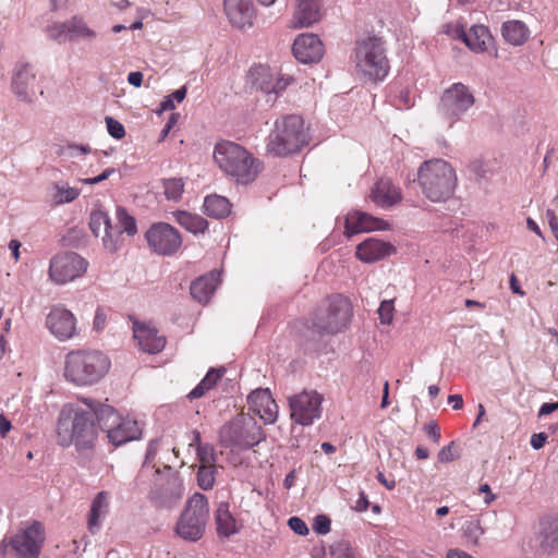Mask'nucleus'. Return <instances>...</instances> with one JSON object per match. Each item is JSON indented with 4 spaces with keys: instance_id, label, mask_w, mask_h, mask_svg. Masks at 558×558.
<instances>
[{
    "instance_id": "1",
    "label": "nucleus",
    "mask_w": 558,
    "mask_h": 558,
    "mask_svg": "<svg viewBox=\"0 0 558 558\" xmlns=\"http://www.w3.org/2000/svg\"><path fill=\"white\" fill-rule=\"evenodd\" d=\"M87 409L76 404H65L60 410L57 422V442L62 447L74 445L77 451L89 450L94 447L98 436L95 424L97 411L102 403L83 398Z\"/></svg>"
},
{
    "instance_id": "2",
    "label": "nucleus",
    "mask_w": 558,
    "mask_h": 558,
    "mask_svg": "<svg viewBox=\"0 0 558 558\" xmlns=\"http://www.w3.org/2000/svg\"><path fill=\"white\" fill-rule=\"evenodd\" d=\"M214 160L221 171L238 183L253 182L262 170L263 163L241 145L222 141L216 144Z\"/></svg>"
},
{
    "instance_id": "3",
    "label": "nucleus",
    "mask_w": 558,
    "mask_h": 558,
    "mask_svg": "<svg viewBox=\"0 0 558 558\" xmlns=\"http://www.w3.org/2000/svg\"><path fill=\"white\" fill-rule=\"evenodd\" d=\"M417 182L427 199L444 203L453 196L458 178L448 161L435 158L422 162L417 170Z\"/></svg>"
},
{
    "instance_id": "4",
    "label": "nucleus",
    "mask_w": 558,
    "mask_h": 558,
    "mask_svg": "<svg viewBox=\"0 0 558 558\" xmlns=\"http://www.w3.org/2000/svg\"><path fill=\"white\" fill-rule=\"evenodd\" d=\"M109 359L96 350H72L65 355L64 378L75 386L98 383L109 371Z\"/></svg>"
},
{
    "instance_id": "5",
    "label": "nucleus",
    "mask_w": 558,
    "mask_h": 558,
    "mask_svg": "<svg viewBox=\"0 0 558 558\" xmlns=\"http://www.w3.org/2000/svg\"><path fill=\"white\" fill-rule=\"evenodd\" d=\"M308 143V134L303 119L298 114H288L275 122L267 138V151L282 157L295 154Z\"/></svg>"
},
{
    "instance_id": "6",
    "label": "nucleus",
    "mask_w": 558,
    "mask_h": 558,
    "mask_svg": "<svg viewBox=\"0 0 558 558\" xmlns=\"http://www.w3.org/2000/svg\"><path fill=\"white\" fill-rule=\"evenodd\" d=\"M352 61L359 73L373 81L384 80L390 69L385 44L375 36L356 41Z\"/></svg>"
},
{
    "instance_id": "7",
    "label": "nucleus",
    "mask_w": 558,
    "mask_h": 558,
    "mask_svg": "<svg viewBox=\"0 0 558 558\" xmlns=\"http://www.w3.org/2000/svg\"><path fill=\"white\" fill-rule=\"evenodd\" d=\"M208 519V499L204 494L195 493L187 499L175 524V532L184 541L197 542L205 533Z\"/></svg>"
},
{
    "instance_id": "8",
    "label": "nucleus",
    "mask_w": 558,
    "mask_h": 558,
    "mask_svg": "<svg viewBox=\"0 0 558 558\" xmlns=\"http://www.w3.org/2000/svg\"><path fill=\"white\" fill-rule=\"evenodd\" d=\"M265 438L264 430L254 417L238 415L223 425L219 433L220 444L228 447L250 449L258 445Z\"/></svg>"
},
{
    "instance_id": "9",
    "label": "nucleus",
    "mask_w": 558,
    "mask_h": 558,
    "mask_svg": "<svg viewBox=\"0 0 558 558\" xmlns=\"http://www.w3.org/2000/svg\"><path fill=\"white\" fill-rule=\"evenodd\" d=\"M157 477L151 487L148 498L159 509L171 510L179 506L184 496V484L179 473L170 466L165 471L156 470Z\"/></svg>"
},
{
    "instance_id": "10",
    "label": "nucleus",
    "mask_w": 558,
    "mask_h": 558,
    "mask_svg": "<svg viewBox=\"0 0 558 558\" xmlns=\"http://www.w3.org/2000/svg\"><path fill=\"white\" fill-rule=\"evenodd\" d=\"M96 413L99 428L107 434L112 445L121 446L141 436L137 422L122 417L113 407L104 404Z\"/></svg>"
},
{
    "instance_id": "11",
    "label": "nucleus",
    "mask_w": 558,
    "mask_h": 558,
    "mask_svg": "<svg viewBox=\"0 0 558 558\" xmlns=\"http://www.w3.org/2000/svg\"><path fill=\"white\" fill-rule=\"evenodd\" d=\"M350 317L349 301L341 295H336L328 300L326 308H319L314 313L312 328L319 333H337L347 326Z\"/></svg>"
},
{
    "instance_id": "12",
    "label": "nucleus",
    "mask_w": 558,
    "mask_h": 558,
    "mask_svg": "<svg viewBox=\"0 0 558 558\" xmlns=\"http://www.w3.org/2000/svg\"><path fill=\"white\" fill-rule=\"evenodd\" d=\"M88 268V262L75 252H62L51 257L48 268L49 279L63 286L81 278Z\"/></svg>"
},
{
    "instance_id": "13",
    "label": "nucleus",
    "mask_w": 558,
    "mask_h": 558,
    "mask_svg": "<svg viewBox=\"0 0 558 558\" xmlns=\"http://www.w3.org/2000/svg\"><path fill=\"white\" fill-rule=\"evenodd\" d=\"M475 98L468 86L454 83L447 88L439 104L440 113L450 120V126L473 107Z\"/></svg>"
},
{
    "instance_id": "14",
    "label": "nucleus",
    "mask_w": 558,
    "mask_h": 558,
    "mask_svg": "<svg viewBox=\"0 0 558 558\" xmlns=\"http://www.w3.org/2000/svg\"><path fill=\"white\" fill-rule=\"evenodd\" d=\"M323 396L314 390H304L289 398L291 420L302 426H310L322 414Z\"/></svg>"
},
{
    "instance_id": "15",
    "label": "nucleus",
    "mask_w": 558,
    "mask_h": 558,
    "mask_svg": "<svg viewBox=\"0 0 558 558\" xmlns=\"http://www.w3.org/2000/svg\"><path fill=\"white\" fill-rule=\"evenodd\" d=\"M45 325L49 332L61 342L72 340L81 333L75 315L62 304L51 306Z\"/></svg>"
},
{
    "instance_id": "16",
    "label": "nucleus",
    "mask_w": 558,
    "mask_h": 558,
    "mask_svg": "<svg viewBox=\"0 0 558 558\" xmlns=\"http://www.w3.org/2000/svg\"><path fill=\"white\" fill-rule=\"evenodd\" d=\"M247 80L252 87L265 94L266 102L271 105L290 84L289 78L278 77L269 66L260 64L250 69Z\"/></svg>"
},
{
    "instance_id": "17",
    "label": "nucleus",
    "mask_w": 558,
    "mask_h": 558,
    "mask_svg": "<svg viewBox=\"0 0 558 558\" xmlns=\"http://www.w3.org/2000/svg\"><path fill=\"white\" fill-rule=\"evenodd\" d=\"M149 247L158 255L170 256L182 245L180 232L169 223L153 225L145 233Z\"/></svg>"
},
{
    "instance_id": "18",
    "label": "nucleus",
    "mask_w": 558,
    "mask_h": 558,
    "mask_svg": "<svg viewBox=\"0 0 558 558\" xmlns=\"http://www.w3.org/2000/svg\"><path fill=\"white\" fill-rule=\"evenodd\" d=\"M44 541V526L35 521L17 532L11 538L10 545L19 558H38Z\"/></svg>"
},
{
    "instance_id": "19",
    "label": "nucleus",
    "mask_w": 558,
    "mask_h": 558,
    "mask_svg": "<svg viewBox=\"0 0 558 558\" xmlns=\"http://www.w3.org/2000/svg\"><path fill=\"white\" fill-rule=\"evenodd\" d=\"M36 73L28 63L19 64L12 75L11 89L24 102H33L36 98Z\"/></svg>"
},
{
    "instance_id": "20",
    "label": "nucleus",
    "mask_w": 558,
    "mask_h": 558,
    "mask_svg": "<svg viewBox=\"0 0 558 558\" xmlns=\"http://www.w3.org/2000/svg\"><path fill=\"white\" fill-rule=\"evenodd\" d=\"M535 546L538 557L558 551V518L546 515L541 520Z\"/></svg>"
},
{
    "instance_id": "21",
    "label": "nucleus",
    "mask_w": 558,
    "mask_h": 558,
    "mask_svg": "<svg viewBox=\"0 0 558 558\" xmlns=\"http://www.w3.org/2000/svg\"><path fill=\"white\" fill-rule=\"evenodd\" d=\"M294 57L302 63L318 62L324 53V46L315 34L299 35L292 47Z\"/></svg>"
},
{
    "instance_id": "22",
    "label": "nucleus",
    "mask_w": 558,
    "mask_h": 558,
    "mask_svg": "<svg viewBox=\"0 0 558 558\" xmlns=\"http://www.w3.org/2000/svg\"><path fill=\"white\" fill-rule=\"evenodd\" d=\"M250 410L258 415L266 424L275 423L278 407L268 389H256L247 397Z\"/></svg>"
},
{
    "instance_id": "23",
    "label": "nucleus",
    "mask_w": 558,
    "mask_h": 558,
    "mask_svg": "<svg viewBox=\"0 0 558 558\" xmlns=\"http://www.w3.org/2000/svg\"><path fill=\"white\" fill-rule=\"evenodd\" d=\"M388 227V222L384 219L359 210L348 214L345 218V233L348 236L360 232L386 230Z\"/></svg>"
},
{
    "instance_id": "24",
    "label": "nucleus",
    "mask_w": 558,
    "mask_h": 558,
    "mask_svg": "<svg viewBox=\"0 0 558 558\" xmlns=\"http://www.w3.org/2000/svg\"><path fill=\"white\" fill-rule=\"evenodd\" d=\"M454 33L457 38L477 53L486 51L494 41L488 27L482 24L473 25L469 32H465L462 26H457Z\"/></svg>"
},
{
    "instance_id": "25",
    "label": "nucleus",
    "mask_w": 558,
    "mask_h": 558,
    "mask_svg": "<svg viewBox=\"0 0 558 558\" xmlns=\"http://www.w3.org/2000/svg\"><path fill=\"white\" fill-rule=\"evenodd\" d=\"M134 339L143 352L156 354L166 345V338L158 335V330L149 325L134 322Z\"/></svg>"
},
{
    "instance_id": "26",
    "label": "nucleus",
    "mask_w": 558,
    "mask_h": 558,
    "mask_svg": "<svg viewBox=\"0 0 558 558\" xmlns=\"http://www.w3.org/2000/svg\"><path fill=\"white\" fill-rule=\"evenodd\" d=\"M395 252V247L379 239L368 238L356 246V257L364 263H375Z\"/></svg>"
},
{
    "instance_id": "27",
    "label": "nucleus",
    "mask_w": 558,
    "mask_h": 558,
    "mask_svg": "<svg viewBox=\"0 0 558 558\" xmlns=\"http://www.w3.org/2000/svg\"><path fill=\"white\" fill-rule=\"evenodd\" d=\"M223 8L233 26L242 28L252 24L254 8L251 0H223Z\"/></svg>"
},
{
    "instance_id": "28",
    "label": "nucleus",
    "mask_w": 558,
    "mask_h": 558,
    "mask_svg": "<svg viewBox=\"0 0 558 558\" xmlns=\"http://www.w3.org/2000/svg\"><path fill=\"white\" fill-rule=\"evenodd\" d=\"M369 197L377 206L389 208L401 201V191L390 179L381 178L375 183Z\"/></svg>"
},
{
    "instance_id": "29",
    "label": "nucleus",
    "mask_w": 558,
    "mask_h": 558,
    "mask_svg": "<svg viewBox=\"0 0 558 558\" xmlns=\"http://www.w3.org/2000/svg\"><path fill=\"white\" fill-rule=\"evenodd\" d=\"M320 19L318 0H296L293 14V27H310Z\"/></svg>"
},
{
    "instance_id": "30",
    "label": "nucleus",
    "mask_w": 558,
    "mask_h": 558,
    "mask_svg": "<svg viewBox=\"0 0 558 558\" xmlns=\"http://www.w3.org/2000/svg\"><path fill=\"white\" fill-rule=\"evenodd\" d=\"M219 283V272L209 271L191 283L190 292L194 300L206 304L211 299Z\"/></svg>"
},
{
    "instance_id": "31",
    "label": "nucleus",
    "mask_w": 558,
    "mask_h": 558,
    "mask_svg": "<svg viewBox=\"0 0 558 558\" xmlns=\"http://www.w3.org/2000/svg\"><path fill=\"white\" fill-rule=\"evenodd\" d=\"M110 506V494L106 490L99 492L92 501L89 514H88V531L92 534L99 532L102 520L109 512Z\"/></svg>"
},
{
    "instance_id": "32",
    "label": "nucleus",
    "mask_w": 558,
    "mask_h": 558,
    "mask_svg": "<svg viewBox=\"0 0 558 558\" xmlns=\"http://www.w3.org/2000/svg\"><path fill=\"white\" fill-rule=\"evenodd\" d=\"M216 529L219 536L230 537L239 532L236 520L230 512L228 502H219L215 510Z\"/></svg>"
},
{
    "instance_id": "33",
    "label": "nucleus",
    "mask_w": 558,
    "mask_h": 558,
    "mask_svg": "<svg viewBox=\"0 0 558 558\" xmlns=\"http://www.w3.org/2000/svg\"><path fill=\"white\" fill-rule=\"evenodd\" d=\"M501 35L508 44L519 47L530 38V29L522 21L511 20L502 24Z\"/></svg>"
},
{
    "instance_id": "34",
    "label": "nucleus",
    "mask_w": 558,
    "mask_h": 558,
    "mask_svg": "<svg viewBox=\"0 0 558 558\" xmlns=\"http://www.w3.org/2000/svg\"><path fill=\"white\" fill-rule=\"evenodd\" d=\"M204 214L215 219L226 218L231 211V204L228 198L214 194L208 195L203 204Z\"/></svg>"
},
{
    "instance_id": "35",
    "label": "nucleus",
    "mask_w": 558,
    "mask_h": 558,
    "mask_svg": "<svg viewBox=\"0 0 558 558\" xmlns=\"http://www.w3.org/2000/svg\"><path fill=\"white\" fill-rule=\"evenodd\" d=\"M69 41L85 40L92 43L97 38V33L90 28L87 23L78 16L69 20Z\"/></svg>"
},
{
    "instance_id": "36",
    "label": "nucleus",
    "mask_w": 558,
    "mask_h": 558,
    "mask_svg": "<svg viewBox=\"0 0 558 558\" xmlns=\"http://www.w3.org/2000/svg\"><path fill=\"white\" fill-rule=\"evenodd\" d=\"M175 221L185 230L197 234L204 233L208 228V222L203 217L184 210L174 213Z\"/></svg>"
},
{
    "instance_id": "37",
    "label": "nucleus",
    "mask_w": 558,
    "mask_h": 558,
    "mask_svg": "<svg viewBox=\"0 0 558 558\" xmlns=\"http://www.w3.org/2000/svg\"><path fill=\"white\" fill-rule=\"evenodd\" d=\"M225 373L226 368L223 366L209 369L201 383L189 393V398L197 399L203 397L206 391L211 389L217 384V381L222 377Z\"/></svg>"
},
{
    "instance_id": "38",
    "label": "nucleus",
    "mask_w": 558,
    "mask_h": 558,
    "mask_svg": "<svg viewBox=\"0 0 558 558\" xmlns=\"http://www.w3.org/2000/svg\"><path fill=\"white\" fill-rule=\"evenodd\" d=\"M52 201L56 205L71 203L80 196V190L71 187L68 182L58 181L52 184Z\"/></svg>"
},
{
    "instance_id": "39",
    "label": "nucleus",
    "mask_w": 558,
    "mask_h": 558,
    "mask_svg": "<svg viewBox=\"0 0 558 558\" xmlns=\"http://www.w3.org/2000/svg\"><path fill=\"white\" fill-rule=\"evenodd\" d=\"M101 242L107 252L116 253L123 245V231L117 223L111 222L101 236Z\"/></svg>"
},
{
    "instance_id": "40",
    "label": "nucleus",
    "mask_w": 558,
    "mask_h": 558,
    "mask_svg": "<svg viewBox=\"0 0 558 558\" xmlns=\"http://www.w3.org/2000/svg\"><path fill=\"white\" fill-rule=\"evenodd\" d=\"M110 223L111 219L106 211H92L89 217V228L95 236H102Z\"/></svg>"
},
{
    "instance_id": "41",
    "label": "nucleus",
    "mask_w": 558,
    "mask_h": 558,
    "mask_svg": "<svg viewBox=\"0 0 558 558\" xmlns=\"http://www.w3.org/2000/svg\"><path fill=\"white\" fill-rule=\"evenodd\" d=\"M117 225L128 236H133L137 232L135 218L126 211L124 207H117L116 210Z\"/></svg>"
},
{
    "instance_id": "42",
    "label": "nucleus",
    "mask_w": 558,
    "mask_h": 558,
    "mask_svg": "<svg viewBox=\"0 0 558 558\" xmlns=\"http://www.w3.org/2000/svg\"><path fill=\"white\" fill-rule=\"evenodd\" d=\"M216 465H199L197 472V484L204 490H209L214 487L216 481Z\"/></svg>"
},
{
    "instance_id": "43",
    "label": "nucleus",
    "mask_w": 558,
    "mask_h": 558,
    "mask_svg": "<svg viewBox=\"0 0 558 558\" xmlns=\"http://www.w3.org/2000/svg\"><path fill=\"white\" fill-rule=\"evenodd\" d=\"M165 195L169 201H179L184 191V182L180 178L163 179Z\"/></svg>"
},
{
    "instance_id": "44",
    "label": "nucleus",
    "mask_w": 558,
    "mask_h": 558,
    "mask_svg": "<svg viewBox=\"0 0 558 558\" xmlns=\"http://www.w3.org/2000/svg\"><path fill=\"white\" fill-rule=\"evenodd\" d=\"M69 21L62 23H53L48 25L46 28V34L48 38L56 40L58 43H62L68 40L69 35Z\"/></svg>"
},
{
    "instance_id": "45",
    "label": "nucleus",
    "mask_w": 558,
    "mask_h": 558,
    "mask_svg": "<svg viewBox=\"0 0 558 558\" xmlns=\"http://www.w3.org/2000/svg\"><path fill=\"white\" fill-rule=\"evenodd\" d=\"M329 554L331 558H356L347 541H339L330 545Z\"/></svg>"
},
{
    "instance_id": "46",
    "label": "nucleus",
    "mask_w": 558,
    "mask_h": 558,
    "mask_svg": "<svg viewBox=\"0 0 558 558\" xmlns=\"http://www.w3.org/2000/svg\"><path fill=\"white\" fill-rule=\"evenodd\" d=\"M483 533L484 531L478 521H469L463 526V536L472 544H477Z\"/></svg>"
},
{
    "instance_id": "47",
    "label": "nucleus",
    "mask_w": 558,
    "mask_h": 558,
    "mask_svg": "<svg viewBox=\"0 0 558 558\" xmlns=\"http://www.w3.org/2000/svg\"><path fill=\"white\" fill-rule=\"evenodd\" d=\"M197 459L199 465H216V453L213 447L199 445L197 448Z\"/></svg>"
},
{
    "instance_id": "48",
    "label": "nucleus",
    "mask_w": 558,
    "mask_h": 558,
    "mask_svg": "<svg viewBox=\"0 0 558 558\" xmlns=\"http://www.w3.org/2000/svg\"><path fill=\"white\" fill-rule=\"evenodd\" d=\"M186 96V87L183 86L177 90H174L172 94L167 96L163 101L161 102L160 107L162 111L172 110L175 108L174 101L181 102Z\"/></svg>"
},
{
    "instance_id": "49",
    "label": "nucleus",
    "mask_w": 558,
    "mask_h": 558,
    "mask_svg": "<svg viewBox=\"0 0 558 558\" xmlns=\"http://www.w3.org/2000/svg\"><path fill=\"white\" fill-rule=\"evenodd\" d=\"M459 457L458 447L454 441H451L449 445L442 447L438 452V460L441 463H448L456 460Z\"/></svg>"
},
{
    "instance_id": "50",
    "label": "nucleus",
    "mask_w": 558,
    "mask_h": 558,
    "mask_svg": "<svg viewBox=\"0 0 558 558\" xmlns=\"http://www.w3.org/2000/svg\"><path fill=\"white\" fill-rule=\"evenodd\" d=\"M108 133L116 140H121L125 135L124 126L111 117L106 118Z\"/></svg>"
},
{
    "instance_id": "51",
    "label": "nucleus",
    "mask_w": 558,
    "mask_h": 558,
    "mask_svg": "<svg viewBox=\"0 0 558 558\" xmlns=\"http://www.w3.org/2000/svg\"><path fill=\"white\" fill-rule=\"evenodd\" d=\"M393 302L383 301L378 308L379 319L383 324H390L393 318Z\"/></svg>"
},
{
    "instance_id": "52",
    "label": "nucleus",
    "mask_w": 558,
    "mask_h": 558,
    "mask_svg": "<svg viewBox=\"0 0 558 558\" xmlns=\"http://www.w3.org/2000/svg\"><path fill=\"white\" fill-rule=\"evenodd\" d=\"M313 529L317 534H327L330 531V519L325 514L316 515Z\"/></svg>"
},
{
    "instance_id": "53",
    "label": "nucleus",
    "mask_w": 558,
    "mask_h": 558,
    "mask_svg": "<svg viewBox=\"0 0 558 558\" xmlns=\"http://www.w3.org/2000/svg\"><path fill=\"white\" fill-rule=\"evenodd\" d=\"M288 525L295 534L301 536H305L310 532L306 523L299 517H291Z\"/></svg>"
},
{
    "instance_id": "54",
    "label": "nucleus",
    "mask_w": 558,
    "mask_h": 558,
    "mask_svg": "<svg viewBox=\"0 0 558 558\" xmlns=\"http://www.w3.org/2000/svg\"><path fill=\"white\" fill-rule=\"evenodd\" d=\"M424 432L426 433V435L432 438V440L435 442V444H438L439 440H440V427L438 426V424L434 421H430L428 423H426L423 427Z\"/></svg>"
},
{
    "instance_id": "55",
    "label": "nucleus",
    "mask_w": 558,
    "mask_h": 558,
    "mask_svg": "<svg viewBox=\"0 0 558 558\" xmlns=\"http://www.w3.org/2000/svg\"><path fill=\"white\" fill-rule=\"evenodd\" d=\"M116 172V169L114 168H107L105 169L97 177H94V178H86V179H81L80 181L84 184H89V185H94V184H98L105 180H107L111 174H113Z\"/></svg>"
},
{
    "instance_id": "56",
    "label": "nucleus",
    "mask_w": 558,
    "mask_h": 558,
    "mask_svg": "<svg viewBox=\"0 0 558 558\" xmlns=\"http://www.w3.org/2000/svg\"><path fill=\"white\" fill-rule=\"evenodd\" d=\"M106 314L101 308H97L94 316L93 328L96 331H101L106 326Z\"/></svg>"
},
{
    "instance_id": "57",
    "label": "nucleus",
    "mask_w": 558,
    "mask_h": 558,
    "mask_svg": "<svg viewBox=\"0 0 558 558\" xmlns=\"http://www.w3.org/2000/svg\"><path fill=\"white\" fill-rule=\"evenodd\" d=\"M547 440V435L545 433L533 434L531 437V446L533 449L538 450L544 447Z\"/></svg>"
},
{
    "instance_id": "58",
    "label": "nucleus",
    "mask_w": 558,
    "mask_h": 558,
    "mask_svg": "<svg viewBox=\"0 0 558 558\" xmlns=\"http://www.w3.org/2000/svg\"><path fill=\"white\" fill-rule=\"evenodd\" d=\"M68 149L70 150V155L72 157H76L78 154H89L92 151V148L88 145L83 144H71L68 146Z\"/></svg>"
},
{
    "instance_id": "59",
    "label": "nucleus",
    "mask_w": 558,
    "mask_h": 558,
    "mask_svg": "<svg viewBox=\"0 0 558 558\" xmlns=\"http://www.w3.org/2000/svg\"><path fill=\"white\" fill-rule=\"evenodd\" d=\"M478 493L485 494L484 502L486 506H489L496 499V496L492 493L490 486L487 483L478 487Z\"/></svg>"
},
{
    "instance_id": "60",
    "label": "nucleus",
    "mask_w": 558,
    "mask_h": 558,
    "mask_svg": "<svg viewBox=\"0 0 558 558\" xmlns=\"http://www.w3.org/2000/svg\"><path fill=\"white\" fill-rule=\"evenodd\" d=\"M128 82L134 87H141L143 83V73L140 71L130 72L128 75Z\"/></svg>"
},
{
    "instance_id": "61",
    "label": "nucleus",
    "mask_w": 558,
    "mask_h": 558,
    "mask_svg": "<svg viewBox=\"0 0 558 558\" xmlns=\"http://www.w3.org/2000/svg\"><path fill=\"white\" fill-rule=\"evenodd\" d=\"M556 410H558V401L554 402V403H548V402L543 403L542 407L539 408L538 416L541 417V416L548 415Z\"/></svg>"
},
{
    "instance_id": "62",
    "label": "nucleus",
    "mask_w": 558,
    "mask_h": 558,
    "mask_svg": "<svg viewBox=\"0 0 558 558\" xmlns=\"http://www.w3.org/2000/svg\"><path fill=\"white\" fill-rule=\"evenodd\" d=\"M11 429V422L3 415H0V435L5 437Z\"/></svg>"
},
{
    "instance_id": "63",
    "label": "nucleus",
    "mask_w": 558,
    "mask_h": 558,
    "mask_svg": "<svg viewBox=\"0 0 558 558\" xmlns=\"http://www.w3.org/2000/svg\"><path fill=\"white\" fill-rule=\"evenodd\" d=\"M448 402L452 403V408L454 410H460L463 407V399L461 395H450L448 397Z\"/></svg>"
},
{
    "instance_id": "64",
    "label": "nucleus",
    "mask_w": 558,
    "mask_h": 558,
    "mask_svg": "<svg viewBox=\"0 0 558 558\" xmlns=\"http://www.w3.org/2000/svg\"><path fill=\"white\" fill-rule=\"evenodd\" d=\"M447 558H473L471 555L466 554L460 549H450L447 553Z\"/></svg>"
}]
</instances>
